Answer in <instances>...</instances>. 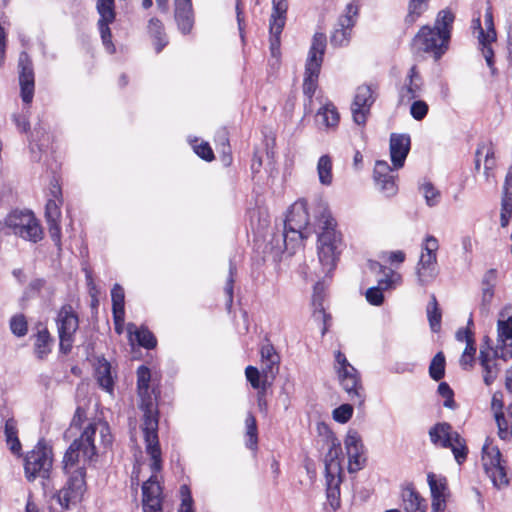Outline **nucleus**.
Segmentation results:
<instances>
[{"label":"nucleus","mask_w":512,"mask_h":512,"mask_svg":"<svg viewBox=\"0 0 512 512\" xmlns=\"http://www.w3.org/2000/svg\"><path fill=\"white\" fill-rule=\"evenodd\" d=\"M19 84L21 98L24 103H31L34 96V71L28 54L22 52L19 56Z\"/></svg>","instance_id":"23"},{"label":"nucleus","mask_w":512,"mask_h":512,"mask_svg":"<svg viewBox=\"0 0 512 512\" xmlns=\"http://www.w3.org/2000/svg\"><path fill=\"white\" fill-rule=\"evenodd\" d=\"M484 24V31H481L480 35H478L479 43H492L496 40V32L494 29L493 15L490 8L486 10L484 16Z\"/></svg>","instance_id":"43"},{"label":"nucleus","mask_w":512,"mask_h":512,"mask_svg":"<svg viewBox=\"0 0 512 512\" xmlns=\"http://www.w3.org/2000/svg\"><path fill=\"white\" fill-rule=\"evenodd\" d=\"M445 374V357L442 352H438L432 359L429 366V375L435 380L439 381Z\"/></svg>","instance_id":"48"},{"label":"nucleus","mask_w":512,"mask_h":512,"mask_svg":"<svg viewBox=\"0 0 512 512\" xmlns=\"http://www.w3.org/2000/svg\"><path fill=\"white\" fill-rule=\"evenodd\" d=\"M111 298H112V312H125L124 289L119 284H115L113 286V288L111 290Z\"/></svg>","instance_id":"49"},{"label":"nucleus","mask_w":512,"mask_h":512,"mask_svg":"<svg viewBox=\"0 0 512 512\" xmlns=\"http://www.w3.org/2000/svg\"><path fill=\"white\" fill-rule=\"evenodd\" d=\"M473 325V320L472 318L470 317L469 320H468V326H471ZM456 339L460 342H468V341H472L474 340L473 339V334L470 330L469 327L463 329H459L457 332H456Z\"/></svg>","instance_id":"59"},{"label":"nucleus","mask_w":512,"mask_h":512,"mask_svg":"<svg viewBox=\"0 0 512 512\" xmlns=\"http://www.w3.org/2000/svg\"><path fill=\"white\" fill-rule=\"evenodd\" d=\"M421 87V77L419 76L416 67L413 66L410 68L408 74V83H406L405 86L400 90L399 97L401 103L410 102L411 100L415 99L419 95Z\"/></svg>","instance_id":"31"},{"label":"nucleus","mask_w":512,"mask_h":512,"mask_svg":"<svg viewBox=\"0 0 512 512\" xmlns=\"http://www.w3.org/2000/svg\"><path fill=\"white\" fill-rule=\"evenodd\" d=\"M490 44L491 43H480V45L482 46L483 57L485 58L486 63L489 66V68H491L493 70L494 69L493 68V65H494V61H493L494 53H493V50H492Z\"/></svg>","instance_id":"60"},{"label":"nucleus","mask_w":512,"mask_h":512,"mask_svg":"<svg viewBox=\"0 0 512 512\" xmlns=\"http://www.w3.org/2000/svg\"><path fill=\"white\" fill-rule=\"evenodd\" d=\"M428 105L422 100L414 101L410 107V114L415 120H422L428 113Z\"/></svg>","instance_id":"55"},{"label":"nucleus","mask_w":512,"mask_h":512,"mask_svg":"<svg viewBox=\"0 0 512 512\" xmlns=\"http://www.w3.org/2000/svg\"><path fill=\"white\" fill-rule=\"evenodd\" d=\"M52 467V449L43 441H39L24 458V473L29 482L36 478L49 479Z\"/></svg>","instance_id":"10"},{"label":"nucleus","mask_w":512,"mask_h":512,"mask_svg":"<svg viewBox=\"0 0 512 512\" xmlns=\"http://www.w3.org/2000/svg\"><path fill=\"white\" fill-rule=\"evenodd\" d=\"M276 22H270V52L271 56L276 59V61L280 58V36L285 26V23H282L278 29L275 28Z\"/></svg>","instance_id":"45"},{"label":"nucleus","mask_w":512,"mask_h":512,"mask_svg":"<svg viewBox=\"0 0 512 512\" xmlns=\"http://www.w3.org/2000/svg\"><path fill=\"white\" fill-rule=\"evenodd\" d=\"M5 225L13 234L25 240L36 243L43 238L42 227L31 211L11 212L5 219Z\"/></svg>","instance_id":"11"},{"label":"nucleus","mask_w":512,"mask_h":512,"mask_svg":"<svg viewBox=\"0 0 512 512\" xmlns=\"http://www.w3.org/2000/svg\"><path fill=\"white\" fill-rule=\"evenodd\" d=\"M421 190L428 206L432 207L439 203L440 192L431 183H424Z\"/></svg>","instance_id":"51"},{"label":"nucleus","mask_w":512,"mask_h":512,"mask_svg":"<svg viewBox=\"0 0 512 512\" xmlns=\"http://www.w3.org/2000/svg\"><path fill=\"white\" fill-rule=\"evenodd\" d=\"M438 393L444 398L443 405L447 408L454 409L455 401L453 399V391L446 382H441L438 386Z\"/></svg>","instance_id":"54"},{"label":"nucleus","mask_w":512,"mask_h":512,"mask_svg":"<svg viewBox=\"0 0 512 512\" xmlns=\"http://www.w3.org/2000/svg\"><path fill=\"white\" fill-rule=\"evenodd\" d=\"M309 224V212L307 203L304 200L296 201L289 209L284 224V244L285 248L294 249L296 245L306 238L304 234Z\"/></svg>","instance_id":"7"},{"label":"nucleus","mask_w":512,"mask_h":512,"mask_svg":"<svg viewBox=\"0 0 512 512\" xmlns=\"http://www.w3.org/2000/svg\"><path fill=\"white\" fill-rule=\"evenodd\" d=\"M6 443L9 446L10 451L15 455H20L22 446L18 436L6 438Z\"/></svg>","instance_id":"63"},{"label":"nucleus","mask_w":512,"mask_h":512,"mask_svg":"<svg viewBox=\"0 0 512 512\" xmlns=\"http://www.w3.org/2000/svg\"><path fill=\"white\" fill-rule=\"evenodd\" d=\"M484 161V174L488 179L490 171H492L496 165L495 162V149L491 142L484 141L478 144L475 152V169H480L481 161Z\"/></svg>","instance_id":"29"},{"label":"nucleus","mask_w":512,"mask_h":512,"mask_svg":"<svg viewBox=\"0 0 512 512\" xmlns=\"http://www.w3.org/2000/svg\"><path fill=\"white\" fill-rule=\"evenodd\" d=\"M52 339L47 329L39 330L35 343L34 352L39 359L45 358L51 352Z\"/></svg>","instance_id":"37"},{"label":"nucleus","mask_w":512,"mask_h":512,"mask_svg":"<svg viewBox=\"0 0 512 512\" xmlns=\"http://www.w3.org/2000/svg\"><path fill=\"white\" fill-rule=\"evenodd\" d=\"M57 328L60 338V349L68 353L72 347V338L78 328V317L69 305L63 306L57 316Z\"/></svg>","instance_id":"15"},{"label":"nucleus","mask_w":512,"mask_h":512,"mask_svg":"<svg viewBox=\"0 0 512 512\" xmlns=\"http://www.w3.org/2000/svg\"><path fill=\"white\" fill-rule=\"evenodd\" d=\"M429 437L435 446L450 448L458 464L466 460L468 453L466 442L449 423L441 422L432 426L429 429Z\"/></svg>","instance_id":"9"},{"label":"nucleus","mask_w":512,"mask_h":512,"mask_svg":"<svg viewBox=\"0 0 512 512\" xmlns=\"http://www.w3.org/2000/svg\"><path fill=\"white\" fill-rule=\"evenodd\" d=\"M327 39L324 33H315L305 62L303 78V93L308 98L309 105L318 88V79L326 50Z\"/></svg>","instance_id":"5"},{"label":"nucleus","mask_w":512,"mask_h":512,"mask_svg":"<svg viewBox=\"0 0 512 512\" xmlns=\"http://www.w3.org/2000/svg\"><path fill=\"white\" fill-rule=\"evenodd\" d=\"M245 427H246V433H245L246 447L251 450H256L257 444H258V431H257L256 419L251 413H249L246 416Z\"/></svg>","instance_id":"40"},{"label":"nucleus","mask_w":512,"mask_h":512,"mask_svg":"<svg viewBox=\"0 0 512 512\" xmlns=\"http://www.w3.org/2000/svg\"><path fill=\"white\" fill-rule=\"evenodd\" d=\"M287 10V0H272V14L270 22H276V29H278L282 23H286Z\"/></svg>","instance_id":"44"},{"label":"nucleus","mask_w":512,"mask_h":512,"mask_svg":"<svg viewBox=\"0 0 512 512\" xmlns=\"http://www.w3.org/2000/svg\"><path fill=\"white\" fill-rule=\"evenodd\" d=\"M384 277L378 280L376 287H371L366 291V299L371 305L379 306L384 301L383 291L394 287L401 281V276L389 268L377 264Z\"/></svg>","instance_id":"21"},{"label":"nucleus","mask_w":512,"mask_h":512,"mask_svg":"<svg viewBox=\"0 0 512 512\" xmlns=\"http://www.w3.org/2000/svg\"><path fill=\"white\" fill-rule=\"evenodd\" d=\"M454 18L448 9L439 11L434 26H423L415 35L414 48L432 55L435 60L440 59L448 50Z\"/></svg>","instance_id":"4"},{"label":"nucleus","mask_w":512,"mask_h":512,"mask_svg":"<svg viewBox=\"0 0 512 512\" xmlns=\"http://www.w3.org/2000/svg\"><path fill=\"white\" fill-rule=\"evenodd\" d=\"M319 183L323 186H331L333 183V161L332 158L325 154L322 155L316 166Z\"/></svg>","instance_id":"34"},{"label":"nucleus","mask_w":512,"mask_h":512,"mask_svg":"<svg viewBox=\"0 0 512 512\" xmlns=\"http://www.w3.org/2000/svg\"><path fill=\"white\" fill-rule=\"evenodd\" d=\"M97 11L100 15L98 27L102 42L109 53L115 52V46L112 43V35L109 24L115 20L114 0H98Z\"/></svg>","instance_id":"19"},{"label":"nucleus","mask_w":512,"mask_h":512,"mask_svg":"<svg viewBox=\"0 0 512 512\" xmlns=\"http://www.w3.org/2000/svg\"><path fill=\"white\" fill-rule=\"evenodd\" d=\"M334 356V370L340 385L351 401L361 405L364 402V390L358 371L349 363L341 351H336Z\"/></svg>","instance_id":"8"},{"label":"nucleus","mask_w":512,"mask_h":512,"mask_svg":"<svg viewBox=\"0 0 512 512\" xmlns=\"http://www.w3.org/2000/svg\"><path fill=\"white\" fill-rule=\"evenodd\" d=\"M482 464L495 488L500 490L508 486L509 479L505 461L502 459L498 447L488 442L485 443L482 449Z\"/></svg>","instance_id":"12"},{"label":"nucleus","mask_w":512,"mask_h":512,"mask_svg":"<svg viewBox=\"0 0 512 512\" xmlns=\"http://www.w3.org/2000/svg\"><path fill=\"white\" fill-rule=\"evenodd\" d=\"M375 87L371 85H361L357 88L354 101L351 106L352 115L355 123L365 124L370 108L375 102Z\"/></svg>","instance_id":"17"},{"label":"nucleus","mask_w":512,"mask_h":512,"mask_svg":"<svg viewBox=\"0 0 512 512\" xmlns=\"http://www.w3.org/2000/svg\"><path fill=\"white\" fill-rule=\"evenodd\" d=\"M115 331L117 334H122L124 331V320H125V312H112Z\"/></svg>","instance_id":"61"},{"label":"nucleus","mask_w":512,"mask_h":512,"mask_svg":"<svg viewBox=\"0 0 512 512\" xmlns=\"http://www.w3.org/2000/svg\"><path fill=\"white\" fill-rule=\"evenodd\" d=\"M150 370L146 366L137 369V389L140 398L139 407L144 413L143 434L146 444V452L155 459L154 467L158 468L159 441H158V417L155 409L156 396L154 390H150Z\"/></svg>","instance_id":"3"},{"label":"nucleus","mask_w":512,"mask_h":512,"mask_svg":"<svg viewBox=\"0 0 512 512\" xmlns=\"http://www.w3.org/2000/svg\"><path fill=\"white\" fill-rule=\"evenodd\" d=\"M373 178L377 188L386 196L396 195L398 186L396 176L389 164L384 160H378L375 163Z\"/></svg>","instance_id":"22"},{"label":"nucleus","mask_w":512,"mask_h":512,"mask_svg":"<svg viewBox=\"0 0 512 512\" xmlns=\"http://www.w3.org/2000/svg\"><path fill=\"white\" fill-rule=\"evenodd\" d=\"M49 199L62 200L61 187L57 180H53L49 189Z\"/></svg>","instance_id":"64"},{"label":"nucleus","mask_w":512,"mask_h":512,"mask_svg":"<svg viewBox=\"0 0 512 512\" xmlns=\"http://www.w3.org/2000/svg\"><path fill=\"white\" fill-rule=\"evenodd\" d=\"M4 434L6 438L18 436L17 424L14 419L6 420Z\"/></svg>","instance_id":"62"},{"label":"nucleus","mask_w":512,"mask_h":512,"mask_svg":"<svg viewBox=\"0 0 512 512\" xmlns=\"http://www.w3.org/2000/svg\"><path fill=\"white\" fill-rule=\"evenodd\" d=\"M245 375L251 386L255 389H259L260 385V372L254 366H248L245 369Z\"/></svg>","instance_id":"57"},{"label":"nucleus","mask_w":512,"mask_h":512,"mask_svg":"<svg viewBox=\"0 0 512 512\" xmlns=\"http://www.w3.org/2000/svg\"><path fill=\"white\" fill-rule=\"evenodd\" d=\"M174 17L181 33H190L194 24L191 0H174Z\"/></svg>","instance_id":"27"},{"label":"nucleus","mask_w":512,"mask_h":512,"mask_svg":"<svg viewBox=\"0 0 512 512\" xmlns=\"http://www.w3.org/2000/svg\"><path fill=\"white\" fill-rule=\"evenodd\" d=\"M315 217L320 229L317 240L318 258L323 271L329 273L336 267L345 247L343 235L337 229V222L327 204H319Z\"/></svg>","instance_id":"2"},{"label":"nucleus","mask_w":512,"mask_h":512,"mask_svg":"<svg viewBox=\"0 0 512 512\" xmlns=\"http://www.w3.org/2000/svg\"><path fill=\"white\" fill-rule=\"evenodd\" d=\"M181 506L178 512H195L190 488L187 485L180 487Z\"/></svg>","instance_id":"53"},{"label":"nucleus","mask_w":512,"mask_h":512,"mask_svg":"<svg viewBox=\"0 0 512 512\" xmlns=\"http://www.w3.org/2000/svg\"><path fill=\"white\" fill-rule=\"evenodd\" d=\"M493 350L489 339L486 338L485 343L480 348L479 359L483 367V380L487 386L491 385L496 380L499 373V368L495 362L497 357H494Z\"/></svg>","instance_id":"26"},{"label":"nucleus","mask_w":512,"mask_h":512,"mask_svg":"<svg viewBox=\"0 0 512 512\" xmlns=\"http://www.w3.org/2000/svg\"><path fill=\"white\" fill-rule=\"evenodd\" d=\"M62 200L48 199L45 207V218L48 224V231L56 246L61 245V209Z\"/></svg>","instance_id":"24"},{"label":"nucleus","mask_w":512,"mask_h":512,"mask_svg":"<svg viewBox=\"0 0 512 512\" xmlns=\"http://www.w3.org/2000/svg\"><path fill=\"white\" fill-rule=\"evenodd\" d=\"M498 346L493 350L494 357L507 361L512 358V312L506 306L500 312L497 321Z\"/></svg>","instance_id":"14"},{"label":"nucleus","mask_w":512,"mask_h":512,"mask_svg":"<svg viewBox=\"0 0 512 512\" xmlns=\"http://www.w3.org/2000/svg\"><path fill=\"white\" fill-rule=\"evenodd\" d=\"M95 377L98 382V384L108 393L113 392V377L111 375V366L109 362L106 360H99L96 371H95Z\"/></svg>","instance_id":"35"},{"label":"nucleus","mask_w":512,"mask_h":512,"mask_svg":"<svg viewBox=\"0 0 512 512\" xmlns=\"http://www.w3.org/2000/svg\"><path fill=\"white\" fill-rule=\"evenodd\" d=\"M10 328L14 335L22 337L26 335L28 327L27 321L23 315H15L11 318Z\"/></svg>","instance_id":"52"},{"label":"nucleus","mask_w":512,"mask_h":512,"mask_svg":"<svg viewBox=\"0 0 512 512\" xmlns=\"http://www.w3.org/2000/svg\"><path fill=\"white\" fill-rule=\"evenodd\" d=\"M149 33L154 38L155 50L157 53L161 52L162 49L167 45L168 41L163 31V24L160 20L152 18L148 25Z\"/></svg>","instance_id":"38"},{"label":"nucleus","mask_w":512,"mask_h":512,"mask_svg":"<svg viewBox=\"0 0 512 512\" xmlns=\"http://www.w3.org/2000/svg\"><path fill=\"white\" fill-rule=\"evenodd\" d=\"M318 288H319V285L317 284L314 287V296H313V305L315 307L314 316L317 317V318L323 317L325 319L326 318V314H325L324 308L322 307V304L320 302L321 297H320V295L317 292Z\"/></svg>","instance_id":"58"},{"label":"nucleus","mask_w":512,"mask_h":512,"mask_svg":"<svg viewBox=\"0 0 512 512\" xmlns=\"http://www.w3.org/2000/svg\"><path fill=\"white\" fill-rule=\"evenodd\" d=\"M427 482L431 493L432 512H444L447 507V498L449 496L446 477L430 472L427 474Z\"/></svg>","instance_id":"20"},{"label":"nucleus","mask_w":512,"mask_h":512,"mask_svg":"<svg viewBox=\"0 0 512 512\" xmlns=\"http://www.w3.org/2000/svg\"><path fill=\"white\" fill-rule=\"evenodd\" d=\"M428 0H410L405 21L413 24L427 9Z\"/></svg>","instance_id":"46"},{"label":"nucleus","mask_w":512,"mask_h":512,"mask_svg":"<svg viewBox=\"0 0 512 512\" xmlns=\"http://www.w3.org/2000/svg\"><path fill=\"white\" fill-rule=\"evenodd\" d=\"M439 242L433 235H426L421 244L420 257L437 260Z\"/></svg>","instance_id":"47"},{"label":"nucleus","mask_w":512,"mask_h":512,"mask_svg":"<svg viewBox=\"0 0 512 512\" xmlns=\"http://www.w3.org/2000/svg\"><path fill=\"white\" fill-rule=\"evenodd\" d=\"M353 415V407L350 404H342L332 412L333 419L341 424L347 423Z\"/></svg>","instance_id":"50"},{"label":"nucleus","mask_w":512,"mask_h":512,"mask_svg":"<svg viewBox=\"0 0 512 512\" xmlns=\"http://www.w3.org/2000/svg\"><path fill=\"white\" fill-rule=\"evenodd\" d=\"M403 507L406 512H426V500L415 490L412 485H408L402 492Z\"/></svg>","instance_id":"30"},{"label":"nucleus","mask_w":512,"mask_h":512,"mask_svg":"<svg viewBox=\"0 0 512 512\" xmlns=\"http://www.w3.org/2000/svg\"><path fill=\"white\" fill-rule=\"evenodd\" d=\"M193 150L199 157L206 161H211L214 158L213 151L207 142L193 145Z\"/></svg>","instance_id":"56"},{"label":"nucleus","mask_w":512,"mask_h":512,"mask_svg":"<svg viewBox=\"0 0 512 512\" xmlns=\"http://www.w3.org/2000/svg\"><path fill=\"white\" fill-rule=\"evenodd\" d=\"M358 5L354 2L347 4L344 14L339 19L335 30L331 35V44L345 46L349 43L351 31L358 15Z\"/></svg>","instance_id":"16"},{"label":"nucleus","mask_w":512,"mask_h":512,"mask_svg":"<svg viewBox=\"0 0 512 512\" xmlns=\"http://www.w3.org/2000/svg\"><path fill=\"white\" fill-rule=\"evenodd\" d=\"M261 359L263 363V372L267 375L268 373H273V369L276 367L278 369L279 357L275 352V349L272 345L266 344L261 348Z\"/></svg>","instance_id":"39"},{"label":"nucleus","mask_w":512,"mask_h":512,"mask_svg":"<svg viewBox=\"0 0 512 512\" xmlns=\"http://www.w3.org/2000/svg\"><path fill=\"white\" fill-rule=\"evenodd\" d=\"M342 448L340 442L332 438L329 449L324 458L325 480L327 498L333 509L340 506V484L342 483L343 469L340 456Z\"/></svg>","instance_id":"6"},{"label":"nucleus","mask_w":512,"mask_h":512,"mask_svg":"<svg viewBox=\"0 0 512 512\" xmlns=\"http://www.w3.org/2000/svg\"><path fill=\"white\" fill-rule=\"evenodd\" d=\"M512 218V188L503 186L502 201H501V226L505 227L509 224Z\"/></svg>","instance_id":"41"},{"label":"nucleus","mask_w":512,"mask_h":512,"mask_svg":"<svg viewBox=\"0 0 512 512\" xmlns=\"http://www.w3.org/2000/svg\"><path fill=\"white\" fill-rule=\"evenodd\" d=\"M427 317L429 321L430 328L433 332H438L441 327V311L438 307V303L436 297L434 295L431 296V300L427 305Z\"/></svg>","instance_id":"42"},{"label":"nucleus","mask_w":512,"mask_h":512,"mask_svg":"<svg viewBox=\"0 0 512 512\" xmlns=\"http://www.w3.org/2000/svg\"><path fill=\"white\" fill-rule=\"evenodd\" d=\"M127 332L129 334L130 340L132 341L134 336L135 340L140 346L146 349H153L156 347L157 340L154 337L153 333L149 331L147 328H137V326L134 323H128Z\"/></svg>","instance_id":"33"},{"label":"nucleus","mask_w":512,"mask_h":512,"mask_svg":"<svg viewBox=\"0 0 512 512\" xmlns=\"http://www.w3.org/2000/svg\"><path fill=\"white\" fill-rule=\"evenodd\" d=\"M151 458V475L142 484V505L143 512H162V487L158 481L157 473L162 468L161 449L159 448L158 468L154 467L155 459Z\"/></svg>","instance_id":"13"},{"label":"nucleus","mask_w":512,"mask_h":512,"mask_svg":"<svg viewBox=\"0 0 512 512\" xmlns=\"http://www.w3.org/2000/svg\"><path fill=\"white\" fill-rule=\"evenodd\" d=\"M344 444L348 456V471L349 473L358 472L364 467L366 462L364 446L358 432L349 430Z\"/></svg>","instance_id":"18"},{"label":"nucleus","mask_w":512,"mask_h":512,"mask_svg":"<svg viewBox=\"0 0 512 512\" xmlns=\"http://www.w3.org/2000/svg\"><path fill=\"white\" fill-rule=\"evenodd\" d=\"M104 447L112 443L110 428L101 420L90 422L79 439L74 440L62 461V469L67 477L65 486L55 495L57 502L64 509L81 502L86 492V464L96 453L95 436Z\"/></svg>","instance_id":"1"},{"label":"nucleus","mask_w":512,"mask_h":512,"mask_svg":"<svg viewBox=\"0 0 512 512\" xmlns=\"http://www.w3.org/2000/svg\"><path fill=\"white\" fill-rule=\"evenodd\" d=\"M502 393L496 392L492 396L491 408L494 411L495 420L497 422L499 428V434L501 437H504L503 434H506L508 431V423L505 419V413L502 411L503 409V400Z\"/></svg>","instance_id":"36"},{"label":"nucleus","mask_w":512,"mask_h":512,"mask_svg":"<svg viewBox=\"0 0 512 512\" xmlns=\"http://www.w3.org/2000/svg\"><path fill=\"white\" fill-rule=\"evenodd\" d=\"M410 151V137L406 134H392L390 137V157L395 170L404 166Z\"/></svg>","instance_id":"25"},{"label":"nucleus","mask_w":512,"mask_h":512,"mask_svg":"<svg viewBox=\"0 0 512 512\" xmlns=\"http://www.w3.org/2000/svg\"><path fill=\"white\" fill-rule=\"evenodd\" d=\"M316 113V123L325 128H335L340 120L339 113L333 103L327 101Z\"/></svg>","instance_id":"32"},{"label":"nucleus","mask_w":512,"mask_h":512,"mask_svg":"<svg viewBox=\"0 0 512 512\" xmlns=\"http://www.w3.org/2000/svg\"><path fill=\"white\" fill-rule=\"evenodd\" d=\"M438 274V260L419 257L416 265V276L420 286L429 285L437 278Z\"/></svg>","instance_id":"28"}]
</instances>
